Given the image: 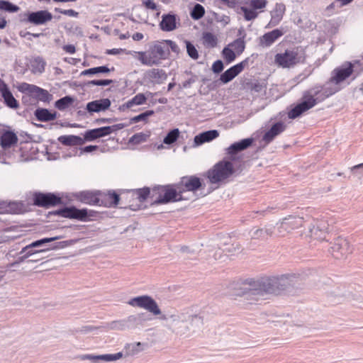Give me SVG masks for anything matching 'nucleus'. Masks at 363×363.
<instances>
[{"mask_svg":"<svg viewBox=\"0 0 363 363\" xmlns=\"http://www.w3.org/2000/svg\"><path fill=\"white\" fill-rule=\"evenodd\" d=\"M128 303L133 307L143 308L154 315H160V319L162 320H170V326L172 331L177 334L184 335L189 331V325H183V323L188 320L195 322L196 324L201 323V317L198 315L189 313H177L169 315H162L157 302L150 296L143 295L134 297L128 301Z\"/></svg>","mask_w":363,"mask_h":363,"instance_id":"f257e3e1","label":"nucleus"},{"mask_svg":"<svg viewBox=\"0 0 363 363\" xmlns=\"http://www.w3.org/2000/svg\"><path fill=\"white\" fill-rule=\"evenodd\" d=\"M337 89L328 90L327 87L321 85H315L304 91L302 101L295 106L288 113L291 119L300 116L302 113L315 106L318 102L323 101L326 98L336 92Z\"/></svg>","mask_w":363,"mask_h":363,"instance_id":"f03ea898","label":"nucleus"},{"mask_svg":"<svg viewBox=\"0 0 363 363\" xmlns=\"http://www.w3.org/2000/svg\"><path fill=\"white\" fill-rule=\"evenodd\" d=\"M169 55V46L167 43L157 41L150 45L147 50L138 52V60L143 65L152 66L160 64Z\"/></svg>","mask_w":363,"mask_h":363,"instance_id":"7ed1b4c3","label":"nucleus"},{"mask_svg":"<svg viewBox=\"0 0 363 363\" xmlns=\"http://www.w3.org/2000/svg\"><path fill=\"white\" fill-rule=\"evenodd\" d=\"M78 199L82 203L104 206H116L119 203V195L115 192H108V194L101 191H82L77 194Z\"/></svg>","mask_w":363,"mask_h":363,"instance_id":"20e7f679","label":"nucleus"},{"mask_svg":"<svg viewBox=\"0 0 363 363\" xmlns=\"http://www.w3.org/2000/svg\"><path fill=\"white\" fill-rule=\"evenodd\" d=\"M182 191L179 185L177 186V189L170 187L169 186H161L155 187L152 189V197L158 194L155 200L156 204H164L169 202H174L182 199Z\"/></svg>","mask_w":363,"mask_h":363,"instance_id":"39448f33","label":"nucleus"},{"mask_svg":"<svg viewBox=\"0 0 363 363\" xmlns=\"http://www.w3.org/2000/svg\"><path fill=\"white\" fill-rule=\"evenodd\" d=\"M234 172L231 162L222 160L216 164L213 167L207 172V177L212 184H217L226 179Z\"/></svg>","mask_w":363,"mask_h":363,"instance_id":"423d86ee","label":"nucleus"},{"mask_svg":"<svg viewBox=\"0 0 363 363\" xmlns=\"http://www.w3.org/2000/svg\"><path fill=\"white\" fill-rule=\"evenodd\" d=\"M269 294H273V291L267 277L253 281L245 294L247 298H252L256 301L265 299V296Z\"/></svg>","mask_w":363,"mask_h":363,"instance_id":"0eeeda50","label":"nucleus"},{"mask_svg":"<svg viewBox=\"0 0 363 363\" xmlns=\"http://www.w3.org/2000/svg\"><path fill=\"white\" fill-rule=\"evenodd\" d=\"M273 294L285 290L291 286L295 285L300 280V275L296 274H286L280 276L267 277Z\"/></svg>","mask_w":363,"mask_h":363,"instance_id":"6e6552de","label":"nucleus"},{"mask_svg":"<svg viewBox=\"0 0 363 363\" xmlns=\"http://www.w3.org/2000/svg\"><path fill=\"white\" fill-rule=\"evenodd\" d=\"M306 222L308 223L309 220L305 221L303 217L289 216L277 223L278 235L284 237L293 230L303 226V224Z\"/></svg>","mask_w":363,"mask_h":363,"instance_id":"1a4fd4ad","label":"nucleus"},{"mask_svg":"<svg viewBox=\"0 0 363 363\" xmlns=\"http://www.w3.org/2000/svg\"><path fill=\"white\" fill-rule=\"evenodd\" d=\"M303 58L299 55L298 50H286L283 53H278L275 55L274 61L277 65L283 68L294 67L298 63L303 62Z\"/></svg>","mask_w":363,"mask_h":363,"instance_id":"9d476101","label":"nucleus"},{"mask_svg":"<svg viewBox=\"0 0 363 363\" xmlns=\"http://www.w3.org/2000/svg\"><path fill=\"white\" fill-rule=\"evenodd\" d=\"M354 65L351 62H345L342 66L335 68L333 72H332V77L329 81V82L326 83L323 87H327L328 90L333 89V87H330L329 85L331 83H334L335 84H338L340 82L345 80L347 78H348L350 76L352 75V74L354 72ZM333 89H335L337 90V88L333 87ZM337 91H336L337 92Z\"/></svg>","mask_w":363,"mask_h":363,"instance_id":"9b49d317","label":"nucleus"},{"mask_svg":"<svg viewBox=\"0 0 363 363\" xmlns=\"http://www.w3.org/2000/svg\"><path fill=\"white\" fill-rule=\"evenodd\" d=\"M328 223L325 220L312 218L308 225V231L305 232L306 236L315 240H323L328 233Z\"/></svg>","mask_w":363,"mask_h":363,"instance_id":"f8f14e48","label":"nucleus"},{"mask_svg":"<svg viewBox=\"0 0 363 363\" xmlns=\"http://www.w3.org/2000/svg\"><path fill=\"white\" fill-rule=\"evenodd\" d=\"M330 253L337 259H342L352 252L349 242L344 238H337L330 247Z\"/></svg>","mask_w":363,"mask_h":363,"instance_id":"ddd939ff","label":"nucleus"},{"mask_svg":"<svg viewBox=\"0 0 363 363\" xmlns=\"http://www.w3.org/2000/svg\"><path fill=\"white\" fill-rule=\"evenodd\" d=\"M51 213L63 218L77 219L82 221L86 220V218L89 216L86 209H78L74 206L65 207L55 211Z\"/></svg>","mask_w":363,"mask_h":363,"instance_id":"4468645a","label":"nucleus"},{"mask_svg":"<svg viewBox=\"0 0 363 363\" xmlns=\"http://www.w3.org/2000/svg\"><path fill=\"white\" fill-rule=\"evenodd\" d=\"M33 201L35 206L41 207L53 206L62 203V199L52 193H35Z\"/></svg>","mask_w":363,"mask_h":363,"instance_id":"2eb2a0df","label":"nucleus"},{"mask_svg":"<svg viewBox=\"0 0 363 363\" xmlns=\"http://www.w3.org/2000/svg\"><path fill=\"white\" fill-rule=\"evenodd\" d=\"M249 58H246L241 62L225 70L220 77V80L223 84H227L233 80L237 75H238L244 68L248 65Z\"/></svg>","mask_w":363,"mask_h":363,"instance_id":"dca6fc26","label":"nucleus"},{"mask_svg":"<svg viewBox=\"0 0 363 363\" xmlns=\"http://www.w3.org/2000/svg\"><path fill=\"white\" fill-rule=\"evenodd\" d=\"M152 319L151 316L145 312L126 318L129 329H140L145 326L146 322L150 321Z\"/></svg>","mask_w":363,"mask_h":363,"instance_id":"f3484780","label":"nucleus"},{"mask_svg":"<svg viewBox=\"0 0 363 363\" xmlns=\"http://www.w3.org/2000/svg\"><path fill=\"white\" fill-rule=\"evenodd\" d=\"M52 19V15L47 10H40L28 13L27 20L35 25H43Z\"/></svg>","mask_w":363,"mask_h":363,"instance_id":"a211bd4d","label":"nucleus"},{"mask_svg":"<svg viewBox=\"0 0 363 363\" xmlns=\"http://www.w3.org/2000/svg\"><path fill=\"white\" fill-rule=\"evenodd\" d=\"M0 94L6 106L13 109L18 108V101L14 98L8 85L2 80H0Z\"/></svg>","mask_w":363,"mask_h":363,"instance_id":"6ab92c4d","label":"nucleus"},{"mask_svg":"<svg viewBox=\"0 0 363 363\" xmlns=\"http://www.w3.org/2000/svg\"><path fill=\"white\" fill-rule=\"evenodd\" d=\"M123 356V352H118L116 354H83L80 356L82 360H90L93 363H100V362H113L116 361Z\"/></svg>","mask_w":363,"mask_h":363,"instance_id":"aec40b11","label":"nucleus"},{"mask_svg":"<svg viewBox=\"0 0 363 363\" xmlns=\"http://www.w3.org/2000/svg\"><path fill=\"white\" fill-rule=\"evenodd\" d=\"M69 244V241H62L59 242H56L51 245L50 247L41 249V250H33V248H35V247H29V245L23 247L21 252V253H25L23 258L26 259L32 255L45 252L49 251L50 250H57L60 248H64L67 247Z\"/></svg>","mask_w":363,"mask_h":363,"instance_id":"412c9836","label":"nucleus"},{"mask_svg":"<svg viewBox=\"0 0 363 363\" xmlns=\"http://www.w3.org/2000/svg\"><path fill=\"white\" fill-rule=\"evenodd\" d=\"M111 104V101L108 99H101L89 102L86 109L89 113H98L107 110Z\"/></svg>","mask_w":363,"mask_h":363,"instance_id":"4be33fe9","label":"nucleus"},{"mask_svg":"<svg viewBox=\"0 0 363 363\" xmlns=\"http://www.w3.org/2000/svg\"><path fill=\"white\" fill-rule=\"evenodd\" d=\"M282 35V31L279 29L268 32L259 38V45L262 48L270 47Z\"/></svg>","mask_w":363,"mask_h":363,"instance_id":"5701e85b","label":"nucleus"},{"mask_svg":"<svg viewBox=\"0 0 363 363\" xmlns=\"http://www.w3.org/2000/svg\"><path fill=\"white\" fill-rule=\"evenodd\" d=\"M286 129V125L283 122L274 123L271 128L263 135L262 140L267 144L271 143L276 136L284 132Z\"/></svg>","mask_w":363,"mask_h":363,"instance_id":"b1692460","label":"nucleus"},{"mask_svg":"<svg viewBox=\"0 0 363 363\" xmlns=\"http://www.w3.org/2000/svg\"><path fill=\"white\" fill-rule=\"evenodd\" d=\"M160 27L162 30L167 32L175 30L177 28V16L172 13L164 14L162 16Z\"/></svg>","mask_w":363,"mask_h":363,"instance_id":"393cba45","label":"nucleus"},{"mask_svg":"<svg viewBox=\"0 0 363 363\" xmlns=\"http://www.w3.org/2000/svg\"><path fill=\"white\" fill-rule=\"evenodd\" d=\"M181 185L184 186V188L180 187L182 192L184 191H195L201 186V182L199 178L194 176L183 177Z\"/></svg>","mask_w":363,"mask_h":363,"instance_id":"a878e982","label":"nucleus"},{"mask_svg":"<svg viewBox=\"0 0 363 363\" xmlns=\"http://www.w3.org/2000/svg\"><path fill=\"white\" fill-rule=\"evenodd\" d=\"M219 135L217 130H211L199 133L194 139L195 145L199 146L216 139Z\"/></svg>","mask_w":363,"mask_h":363,"instance_id":"bb28decb","label":"nucleus"},{"mask_svg":"<svg viewBox=\"0 0 363 363\" xmlns=\"http://www.w3.org/2000/svg\"><path fill=\"white\" fill-rule=\"evenodd\" d=\"M106 126L88 130L84 136L85 141H93L96 139L105 137L109 135Z\"/></svg>","mask_w":363,"mask_h":363,"instance_id":"cd10ccee","label":"nucleus"},{"mask_svg":"<svg viewBox=\"0 0 363 363\" xmlns=\"http://www.w3.org/2000/svg\"><path fill=\"white\" fill-rule=\"evenodd\" d=\"M253 140L252 138H245L239 142L235 143L228 148V154L230 155H235L240 151L246 150L247 147L251 146Z\"/></svg>","mask_w":363,"mask_h":363,"instance_id":"c85d7f7f","label":"nucleus"},{"mask_svg":"<svg viewBox=\"0 0 363 363\" xmlns=\"http://www.w3.org/2000/svg\"><path fill=\"white\" fill-rule=\"evenodd\" d=\"M34 116L38 121L48 122L53 121L57 118V112H52L44 108H38L34 111Z\"/></svg>","mask_w":363,"mask_h":363,"instance_id":"c756f323","label":"nucleus"},{"mask_svg":"<svg viewBox=\"0 0 363 363\" xmlns=\"http://www.w3.org/2000/svg\"><path fill=\"white\" fill-rule=\"evenodd\" d=\"M58 141L66 146L82 145L85 143L84 138L73 135H61L58 138Z\"/></svg>","mask_w":363,"mask_h":363,"instance_id":"7c9ffc66","label":"nucleus"},{"mask_svg":"<svg viewBox=\"0 0 363 363\" xmlns=\"http://www.w3.org/2000/svg\"><path fill=\"white\" fill-rule=\"evenodd\" d=\"M18 141L16 135L11 131L4 132L0 137V144L4 149L11 147Z\"/></svg>","mask_w":363,"mask_h":363,"instance_id":"2f4dec72","label":"nucleus"},{"mask_svg":"<svg viewBox=\"0 0 363 363\" xmlns=\"http://www.w3.org/2000/svg\"><path fill=\"white\" fill-rule=\"evenodd\" d=\"M148 78L154 84H162L167 78V74L163 69H152L147 72Z\"/></svg>","mask_w":363,"mask_h":363,"instance_id":"473e14b6","label":"nucleus"},{"mask_svg":"<svg viewBox=\"0 0 363 363\" xmlns=\"http://www.w3.org/2000/svg\"><path fill=\"white\" fill-rule=\"evenodd\" d=\"M275 227L269 225H266L264 228L255 229L252 231V238L255 239L265 238L266 236H272L274 233Z\"/></svg>","mask_w":363,"mask_h":363,"instance_id":"72a5a7b5","label":"nucleus"},{"mask_svg":"<svg viewBox=\"0 0 363 363\" xmlns=\"http://www.w3.org/2000/svg\"><path fill=\"white\" fill-rule=\"evenodd\" d=\"M154 94L152 92H147L146 95L142 93L138 94L126 103V107L130 108L134 105H142L145 104L147 97L152 96Z\"/></svg>","mask_w":363,"mask_h":363,"instance_id":"f704fd0d","label":"nucleus"},{"mask_svg":"<svg viewBox=\"0 0 363 363\" xmlns=\"http://www.w3.org/2000/svg\"><path fill=\"white\" fill-rule=\"evenodd\" d=\"M146 345L140 342L127 344L125 347L128 355H135L145 350Z\"/></svg>","mask_w":363,"mask_h":363,"instance_id":"c9c22d12","label":"nucleus"},{"mask_svg":"<svg viewBox=\"0 0 363 363\" xmlns=\"http://www.w3.org/2000/svg\"><path fill=\"white\" fill-rule=\"evenodd\" d=\"M74 99L70 96H65L55 103V106L60 111H64L73 104Z\"/></svg>","mask_w":363,"mask_h":363,"instance_id":"e433bc0d","label":"nucleus"},{"mask_svg":"<svg viewBox=\"0 0 363 363\" xmlns=\"http://www.w3.org/2000/svg\"><path fill=\"white\" fill-rule=\"evenodd\" d=\"M39 88V86L26 82L20 84L18 87L19 91L28 94L34 97L35 96V94H38Z\"/></svg>","mask_w":363,"mask_h":363,"instance_id":"4c0bfd02","label":"nucleus"},{"mask_svg":"<svg viewBox=\"0 0 363 363\" xmlns=\"http://www.w3.org/2000/svg\"><path fill=\"white\" fill-rule=\"evenodd\" d=\"M285 11V6L283 4H277L272 16V21L278 23L282 18Z\"/></svg>","mask_w":363,"mask_h":363,"instance_id":"58836bf2","label":"nucleus"},{"mask_svg":"<svg viewBox=\"0 0 363 363\" xmlns=\"http://www.w3.org/2000/svg\"><path fill=\"white\" fill-rule=\"evenodd\" d=\"M240 11H237L238 13H243L245 20L249 21L255 19L258 16V12L255 9H248L245 6L240 7Z\"/></svg>","mask_w":363,"mask_h":363,"instance_id":"ea45409f","label":"nucleus"},{"mask_svg":"<svg viewBox=\"0 0 363 363\" xmlns=\"http://www.w3.org/2000/svg\"><path fill=\"white\" fill-rule=\"evenodd\" d=\"M203 45L206 47L215 48L217 45V37L210 32L203 33Z\"/></svg>","mask_w":363,"mask_h":363,"instance_id":"a19ab883","label":"nucleus"},{"mask_svg":"<svg viewBox=\"0 0 363 363\" xmlns=\"http://www.w3.org/2000/svg\"><path fill=\"white\" fill-rule=\"evenodd\" d=\"M245 36L242 38H239L234 40L233 43L228 45V46L232 47L233 50L238 54L240 55L243 52L245 48V42L244 40Z\"/></svg>","mask_w":363,"mask_h":363,"instance_id":"79ce46f5","label":"nucleus"},{"mask_svg":"<svg viewBox=\"0 0 363 363\" xmlns=\"http://www.w3.org/2000/svg\"><path fill=\"white\" fill-rule=\"evenodd\" d=\"M110 72H111V69L108 67L100 66V67H92L90 69H85L81 72V75L87 76V75L96 74L99 73H108Z\"/></svg>","mask_w":363,"mask_h":363,"instance_id":"37998d69","label":"nucleus"},{"mask_svg":"<svg viewBox=\"0 0 363 363\" xmlns=\"http://www.w3.org/2000/svg\"><path fill=\"white\" fill-rule=\"evenodd\" d=\"M45 62L40 57H37L31 62L33 72L42 73L45 70Z\"/></svg>","mask_w":363,"mask_h":363,"instance_id":"c03bdc74","label":"nucleus"},{"mask_svg":"<svg viewBox=\"0 0 363 363\" xmlns=\"http://www.w3.org/2000/svg\"><path fill=\"white\" fill-rule=\"evenodd\" d=\"M20 8L13 4V3L6 1L0 0V10L7 11L9 13H15L18 11Z\"/></svg>","mask_w":363,"mask_h":363,"instance_id":"a18cd8bd","label":"nucleus"},{"mask_svg":"<svg viewBox=\"0 0 363 363\" xmlns=\"http://www.w3.org/2000/svg\"><path fill=\"white\" fill-rule=\"evenodd\" d=\"M179 136V130L178 128H174L170 130L163 140V143L167 145H171L175 143Z\"/></svg>","mask_w":363,"mask_h":363,"instance_id":"49530a36","label":"nucleus"},{"mask_svg":"<svg viewBox=\"0 0 363 363\" xmlns=\"http://www.w3.org/2000/svg\"><path fill=\"white\" fill-rule=\"evenodd\" d=\"M205 14L203 6L199 4H196L190 12V16L194 20L201 19Z\"/></svg>","mask_w":363,"mask_h":363,"instance_id":"de8ad7c7","label":"nucleus"},{"mask_svg":"<svg viewBox=\"0 0 363 363\" xmlns=\"http://www.w3.org/2000/svg\"><path fill=\"white\" fill-rule=\"evenodd\" d=\"M61 238H62L61 236H55V237H51V238H42V239L33 241V242H31L29 245V247H42V246H43L44 245L47 244V243H50V242H54L55 240H57L60 239Z\"/></svg>","mask_w":363,"mask_h":363,"instance_id":"09e8293b","label":"nucleus"},{"mask_svg":"<svg viewBox=\"0 0 363 363\" xmlns=\"http://www.w3.org/2000/svg\"><path fill=\"white\" fill-rule=\"evenodd\" d=\"M109 328L113 330H129L126 318L111 322L109 324Z\"/></svg>","mask_w":363,"mask_h":363,"instance_id":"8fccbe9b","label":"nucleus"},{"mask_svg":"<svg viewBox=\"0 0 363 363\" xmlns=\"http://www.w3.org/2000/svg\"><path fill=\"white\" fill-rule=\"evenodd\" d=\"M35 97L41 101L49 103L52 99V95L49 94L47 90L40 87Z\"/></svg>","mask_w":363,"mask_h":363,"instance_id":"3c124183","label":"nucleus"},{"mask_svg":"<svg viewBox=\"0 0 363 363\" xmlns=\"http://www.w3.org/2000/svg\"><path fill=\"white\" fill-rule=\"evenodd\" d=\"M236 52L228 47L223 48L222 54L228 63L233 62L236 57Z\"/></svg>","mask_w":363,"mask_h":363,"instance_id":"603ef678","label":"nucleus"},{"mask_svg":"<svg viewBox=\"0 0 363 363\" xmlns=\"http://www.w3.org/2000/svg\"><path fill=\"white\" fill-rule=\"evenodd\" d=\"M147 137L148 135L143 133H135L129 139V143L133 144H140L146 141Z\"/></svg>","mask_w":363,"mask_h":363,"instance_id":"864d4df0","label":"nucleus"},{"mask_svg":"<svg viewBox=\"0 0 363 363\" xmlns=\"http://www.w3.org/2000/svg\"><path fill=\"white\" fill-rule=\"evenodd\" d=\"M185 43L188 55L194 60H197L199 58V53L195 46L187 40L185 41Z\"/></svg>","mask_w":363,"mask_h":363,"instance_id":"5fc2aeb1","label":"nucleus"},{"mask_svg":"<svg viewBox=\"0 0 363 363\" xmlns=\"http://www.w3.org/2000/svg\"><path fill=\"white\" fill-rule=\"evenodd\" d=\"M135 194L140 201H144L150 194V190L147 187L138 189L135 191Z\"/></svg>","mask_w":363,"mask_h":363,"instance_id":"6e6d98bb","label":"nucleus"},{"mask_svg":"<svg viewBox=\"0 0 363 363\" xmlns=\"http://www.w3.org/2000/svg\"><path fill=\"white\" fill-rule=\"evenodd\" d=\"M213 16L214 20L218 23H220L223 25V26H225L230 23V20L228 16L220 15L215 12L213 13Z\"/></svg>","mask_w":363,"mask_h":363,"instance_id":"4d7b16f0","label":"nucleus"},{"mask_svg":"<svg viewBox=\"0 0 363 363\" xmlns=\"http://www.w3.org/2000/svg\"><path fill=\"white\" fill-rule=\"evenodd\" d=\"M154 114V111H152V110H149V111H147L145 112H143L135 117H133L131 121L133 122V123H138V122H140V121H146L147 118L153 115Z\"/></svg>","mask_w":363,"mask_h":363,"instance_id":"13d9d810","label":"nucleus"},{"mask_svg":"<svg viewBox=\"0 0 363 363\" xmlns=\"http://www.w3.org/2000/svg\"><path fill=\"white\" fill-rule=\"evenodd\" d=\"M113 83L111 79H94L87 82L88 86H107Z\"/></svg>","mask_w":363,"mask_h":363,"instance_id":"bf43d9fd","label":"nucleus"},{"mask_svg":"<svg viewBox=\"0 0 363 363\" xmlns=\"http://www.w3.org/2000/svg\"><path fill=\"white\" fill-rule=\"evenodd\" d=\"M267 4V0H251L250 6L255 10L262 9L266 6Z\"/></svg>","mask_w":363,"mask_h":363,"instance_id":"052dcab7","label":"nucleus"},{"mask_svg":"<svg viewBox=\"0 0 363 363\" xmlns=\"http://www.w3.org/2000/svg\"><path fill=\"white\" fill-rule=\"evenodd\" d=\"M55 11L56 12H58L60 13H62V14H64V15H66V16H71V17H77L78 15H79V13L75 11L73 9H59V8H55Z\"/></svg>","mask_w":363,"mask_h":363,"instance_id":"680f3d73","label":"nucleus"},{"mask_svg":"<svg viewBox=\"0 0 363 363\" xmlns=\"http://www.w3.org/2000/svg\"><path fill=\"white\" fill-rule=\"evenodd\" d=\"M224 68L223 63L221 60H218L213 62L212 65V71L218 74L223 71Z\"/></svg>","mask_w":363,"mask_h":363,"instance_id":"e2e57ef3","label":"nucleus"},{"mask_svg":"<svg viewBox=\"0 0 363 363\" xmlns=\"http://www.w3.org/2000/svg\"><path fill=\"white\" fill-rule=\"evenodd\" d=\"M203 325V318H201V323L199 324H196L195 322L191 321V320H188L183 323V325H189V330L195 331L197 328H199Z\"/></svg>","mask_w":363,"mask_h":363,"instance_id":"0e129e2a","label":"nucleus"},{"mask_svg":"<svg viewBox=\"0 0 363 363\" xmlns=\"http://www.w3.org/2000/svg\"><path fill=\"white\" fill-rule=\"evenodd\" d=\"M163 43H167V45L169 46V50L171 49L172 52H174L175 53H179V48L176 44V43H174V41L170 40H164V41H163Z\"/></svg>","mask_w":363,"mask_h":363,"instance_id":"69168bd1","label":"nucleus"},{"mask_svg":"<svg viewBox=\"0 0 363 363\" xmlns=\"http://www.w3.org/2000/svg\"><path fill=\"white\" fill-rule=\"evenodd\" d=\"M219 2L226 4L229 8H235L238 4L237 0H215V3L218 4Z\"/></svg>","mask_w":363,"mask_h":363,"instance_id":"338daca9","label":"nucleus"},{"mask_svg":"<svg viewBox=\"0 0 363 363\" xmlns=\"http://www.w3.org/2000/svg\"><path fill=\"white\" fill-rule=\"evenodd\" d=\"M106 127H107V129H108V131L110 135L112 133L116 132L117 130L123 128L125 127V125L123 123H118V124L113 125L111 126H106Z\"/></svg>","mask_w":363,"mask_h":363,"instance_id":"774afa93","label":"nucleus"}]
</instances>
